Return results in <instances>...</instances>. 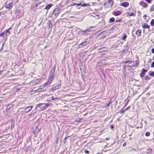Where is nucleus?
Here are the masks:
<instances>
[{"instance_id": "obj_9", "label": "nucleus", "mask_w": 154, "mask_h": 154, "mask_svg": "<svg viewBox=\"0 0 154 154\" xmlns=\"http://www.w3.org/2000/svg\"><path fill=\"white\" fill-rule=\"evenodd\" d=\"M5 7L7 8H8L9 9H11L12 7L13 6V3L11 2H10L8 4H6Z\"/></svg>"}, {"instance_id": "obj_18", "label": "nucleus", "mask_w": 154, "mask_h": 154, "mask_svg": "<svg viewBox=\"0 0 154 154\" xmlns=\"http://www.w3.org/2000/svg\"><path fill=\"white\" fill-rule=\"evenodd\" d=\"M148 74L151 76L154 77V72L150 71L148 72Z\"/></svg>"}, {"instance_id": "obj_56", "label": "nucleus", "mask_w": 154, "mask_h": 154, "mask_svg": "<svg viewBox=\"0 0 154 154\" xmlns=\"http://www.w3.org/2000/svg\"><path fill=\"white\" fill-rule=\"evenodd\" d=\"M12 122H11V125H12Z\"/></svg>"}, {"instance_id": "obj_42", "label": "nucleus", "mask_w": 154, "mask_h": 154, "mask_svg": "<svg viewBox=\"0 0 154 154\" xmlns=\"http://www.w3.org/2000/svg\"><path fill=\"white\" fill-rule=\"evenodd\" d=\"M4 44V43L2 44V47L1 48H2V49H3Z\"/></svg>"}, {"instance_id": "obj_8", "label": "nucleus", "mask_w": 154, "mask_h": 154, "mask_svg": "<svg viewBox=\"0 0 154 154\" xmlns=\"http://www.w3.org/2000/svg\"><path fill=\"white\" fill-rule=\"evenodd\" d=\"M120 5L121 6L124 7L125 8L128 7L129 5V3L128 2H124L120 4Z\"/></svg>"}, {"instance_id": "obj_43", "label": "nucleus", "mask_w": 154, "mask_h": 154, "mask_svg": "<svg viewBox=\"0 0 154 154\" xmlns=\"http://www.w3.org/2000/svg\"><path fill=\"white\" fill-rule=\"evenodd\" d=\"M151 52L152 53H154V48L152 49Z\"/></svg>"}, {"instance_id": "obj_4", "label": "nucleus", "mask_w": 154, "mask_h": 154, "mask_svg": "<svg viewBox=\"0 0 154 154\" xmlns=\"http://www.w3.org/2000/svg\"><path fill=\"white\" fill-rule=\"evenodd\" d=\"M89 43V42L88 41H85L82 42L81 43H80L79 46V48H82V47L86 46L87 45H88Z\"/></svg>"}, {"instance_id": "obj_27", "label": "nucleus", "mask_w": 154, "mask_h": 154, "mask_svg": "<svg viewBox=\"0 0 154 154\" xmlns=\"http://www.w3.org/2000/svg\"><path fill=\"white\" fill-rule=\"evenodd\" d=\"M40 80L39 79H37L35 81V83H40Z\"/></svg>"}, {"instance_id": "obj_17", "label": "nucleus", "mask_w": 154, "mask_h": 154, "mask_svg": "<svg viewBox=\"0 0 154 154\" xmlns=\"http://www.w3.org/2000/svg\"><path fill=\"white\" fill-rule=\"evenodd\" d=\"M5 34L6 35H8L10 34L11 33L9 30V29H7L4 31Z\"/></svg>"}, {"instance_id": "obj_50", "label": "nucleus", "mask_w": 154, "mask_h": 154, "mask_svg": "<svg viewBox=\"0 0 154 154\" xmlns=\"http://www.w3.org/2000/svg\"><path fill=\"white\" fill-rule=\"evenodd\" d=\"M127 103L125 105L124 107H125V106H126V105H127Z\"/></svg>"}, {"instance_id": "obj_15", "label": "nucleus", "mask_w": 154, "mask_h": 154, "mask_svg": "<svg viewBox=\"0 0 154 154\" xmlns=\"http://www.w3.org/2000/svg\"><path fill=\"white\" fill-rule=\"evenodd\" d=\"M60 85H58L53 86L52 88H51V90L52 91H53L56 89H59V88L58 87V86H59Z\"/></svg>"}, {"instance_id": "obj_31", "label": "nucleus", "mask_w": 154, "mask_h": 154, "mask_svg": "<svg viewBox=\"0 0 154 154\" xmlns=\"http://www.w3.org/2000/svg\"><path fill=\"white\" fill-rule=\"evenodd\" d=\"M5 34V32H3L2 33L0 34V36L1 37H2L4 36V35Z\"/></svg>"}, {"instance_id": "obj_34", "label": "nucleus", "mask_w": 154, "mask_h": 154, "mask_svg": "<svg viewBox=\"0 0 154 154\" xmlns=\"http://www.w3.org/2000/svg\"><path fill=\"white\" fill-rule=\"evenodd\" d=\"M125 110H124L123 109L121 110V111H120V112L121 113H124L125 112Z\"/></svg>"}, {"instance_id": "obj_25", "label": "nucleus", "mask_w": 154, "mask_h": 154, "mask_svg": "<svg viewBox=\"0 0 154 154\" xmlns=\"http://www.w3.org/2000/svg\"><path fill=\"white\" fill-rule=\"evenodd\" d=\"M115 21V18L114 17H111V18L109 20V23Z\"/></svg>"}, {"instance_id": "obj_45", "label": "nucleus", "mask_w": 154, "mask_h": 154, "mask_svg": "<svg viewBox=\"0 0 154 154\" xmlns=\"http://www.w3.org/2000/svg\"><path fill=\"white\" fill-rule=\"evenodd\" d=\"M83 18H84V17H82V19L80 20H79L78 21H81L83 19Z\"/></svg>"}, {"instance_id": "obj_54", "label": "nucleus", "mask_w": 154, "mask_h": 154, "mask_svg": "<svg viewBox=\"0 0 154 154\" xmlns=\"http://www.w3.org/2000/svg\"><path fill=\"white\" fill-rule=\"evenodd\" d=\"M11 29V28H10L8 29L10 30Z\"/></svg>"}, {"instance_id": "obj_3", "label": "nucleus", "mask_w": 154, "mask_h": 154, "mask_svg": "<svg viewBox=\"0 0 154 154\" xmlns=\"http://www.w3.org/2000/svg\"><path fill=\"white\" fill-rule=\"evenodd\" d=\"M54 72V71H51L50 72L48 79L49 80V82H51L53 81Z\"/></svg>"}, {"instance_id": "obj_38", "label": "nucleus", "mask_w": 154, "mask_h": 154, "mask_svg": "<svg viewBox=\"0 0 154 154\" xmlns=\"http://www.w3.org/2000/svg\"><path fill=\"white\" fill-rule=\"evenodd\" d=\"M147 16V15H146V14L144 15L143 16V17L144 19H146V18Z\"/></svg>"}, {"instance_id": "obj_46", "label": "nucleus", "mask_w": 154, "mask_h": 154, "mask_svg": "<svg viewBox=\"0 0 154 154\" xmlns=\"http://www.w3.org/2000/svg\"><path fill=\"white\" fill-rule=\"evenodd\" d=\"M136 63L135 64V66H137L138 64V63L136 61Z\"/></svg>"}, {"instance_id": "obj_48", "label": "nucleus", "mask_w": 154, "mask_h": 154, "mask_svg": "<svg viewBox=\"0 0 154 154\" xmlns=\"http://www.w3.org/2000/svg\"><path fill=\"white\" fill-rule=\"evenodd\" d=\"M109 0V3L111 2H112V0Z\"/></svg>"}, {"instance_id": "obj_29", "label": "nucleus", "mask_w": 154, "mask_h": 154, "mask_svg": "<svg viewBox=\"0 0 154 154\" xmlns=\"http://www.w3.org/2000/svg\"><path fill=\"white\" fill-rule=\"evenodd\" d=\"M127 37V36L126 35L124 34V36L122 37V39L123 40H125Z\"/></svg>"}, {"instance_id": "obj_28", "label": "nucleus", "mask_w": 154, "mask_h": 154, "mask_svg": "<svg viewBox=\"0 0 154 154\" xmlns=\"http://www.w3.org/2000/svg\"><path fill=\"white\" fill-rule=\"evenodd\" d=\"M150 24L152 26H153L154 25V19L151 20Z\"/></svg>"}, {"instance_id": "obj_10", "label": "nucleus", "mask_w": 154, "mask_h": 154, "mask_svg": "<svg viewBox=\"0 0 154 154\" xmlns=\"http://www.w3.org/2000/svg\"><path fill=\"white\" fill-rule=\"evenodd\" d=\"M140 5L144 8H146L148 6V4L147 3L143 1L140 2Z\"/></svg>"}, {"instance_id": "obj_2", "label": "nucleus", "mask_w": 154, "mask_h": 154, "mask_svg": "<svg viewBox=\"0 0 154 154\" xmlns=\"http://www.w3.org/2000/svg\"><path fill=\"white\" fill-rule=\"evenodd\" d=\"M91 31L90 28H88L85 31H83L82 30H81L79 28H78V33L80 34L85 35L86 33V32L90 31Z\"/></svg>"}, {"instance_id": "obj_49", "label": "nucleus", "mask_w": 154, "mask_h": 154, "mask_svg": "<svg viewBox=\"0 0 154 154\" xmlns=\"http://www.w3.org/2000/svg\"><path fill=\"white\" fill-rule=\"evenodd\" d=\"M3 50L2 49V48H1L0 49V52L1 51H2V50Z\"/></svg>"}, {"instance_id": "obj_23", "label": "nucleus", "mask_w": 154, "mask_h": 154, "mask_svg": "<svg viewBox=\"0 0 154 154\" xmlns=\"http://www.w3.org/2000/svg\"><path fill=\"white\" fill-rule=\"evenodd\" d=\"M32 108V106H29L28 107H27L25 109L26 110H28V111H27V112H28L29 111H30L31 109Z\"/></svg>"}, {"instance_id": "obj_35", "label": "nucleus", "mask_w": 154, "mask_h": 154, "mask_svg": "<svg viewBox=\"0 0 154 154\" xmlns=\"http://www.w3.org/2000/svg\"><path fill=\"white\" fill-rule=\"evenodd\" d=\"M151 66V67H154V61L152 63Z\"/></svg>"}, {"instance_id": "obj_51", "label": "nucleus", "mask_w": 154, "mask_h": 154, "mask_svg": "<svg viewBox=\"0 0 154 154\" xmlns=\"http://www.w3.org/2000/svg\"><path fill=\"white\" fill-rule=\"evenodd\" d=\"M132 35L133 36H135V35H134V34H132Z\"/></svg>"}, {"instance_id": "obj_6", "label": "nucleus", "mask_w": 154, "mask_h": 154, "mask_svg": "<svg viewBox=\"0 0 154 154\" xmlns=\"http://www.w3.org/2000/svg\"><path fill=\"white\" fill-rule=\"evenodd\" d=\"M44 86L43 85H40L38 88L35 91L36 92H38L40 91H43L45 88Z\"/></svg>"}, {"instance_id": "obj_5", "label": "nucleus", "mask_w": 154, "mask_h": 154, "mask_svg": "<svg viewBox=\"0 0 154 154\" xmlns=\"http://www.w3.org/2000/svg\"><path fill=\"white\" fill-rule=\"evenodd\" d=\"M60 13V11L58 9H55L54 11L52 12V14L53 15H54L55 17H57L58 15H59Z\"/></svg>"}, {"instance_id": "obj_36", "label": "nucleus", "mask_w": 154, "mask_h": 154, "mask_svg": "<svg viewBox=\"0 0 154 154\" xmlns=\"http://www.w3.org/2000/svg\"><path fill=\"white\" fill-rule=\"evenodd\" d=\"M145 1L148 3H150L151 2L152 0H145Z\"/></svg>"}, {"instance_id": "obj_24", "label": "nucleus", "mask_w": 154, "mask_h": 154, "mask_svg": "<svg viewBox=\"0 0 154 154\" xmlns=\"http://www.w3.org/2000/svg\"><path fill=\"white\" fill-rule=\"evenodd\" d=\"M154 11V5H153L151 7L149 11L150 12H152Z\"/></svg>"}, {"instance_id": "obj_41", "label": "nucleus", "mask_w": 154, "mask_h": 154, "mask_svg": "<svg viewBox=\"0 0 154 154\" xmlns=\"http://www.w3.org/2000/svg\"><path fill=\"white\" fill-rule=\"evenodd\" d=\"M85 152L86 153H88L89 152V151L88 150H85Z\"/></svg>"}, {"instance_id": "obj_44", "label": "nucleus", "mask_w": 154, "mask_h": 154, "mask_svg": "<svg viewBox=\"0 0 154 154\" xmlns=\"http://www.w3.org/2000/svg\"><path fill=\"white\" fill-rule=\"evenodd\" d=\"M126 145V142H125L123 143V146H125Z\"/></svg>"}, {"instance_id": "obj_14", "label": "nucleus", "mask_w": 154, "mask_h": 154, "mask_svg": "<svg viewBox=\"0 0 154 154\" xmlns=\"http://www.w3.org/2000/svg\"><path fill=\"white\" fill-rule=\"evenodd\" d=\"M141 30L140 29H138L136 32V34L138 36H141Z\"/></svg>"}, {"instance_id": "obj_39", "label": "nucleus", "mask_w": 154, "mask_h": 154, "mask_svg": "<svg viewBox=\"0 0 154 154\" xmlns=\"http://www.w3.org/2000/svg\"><path fill=\"white\" fill-rule=\"evenodd\" d=\"M114 128V126H113L112 125H111V126H110V128H111V129H113Z\"/></svg>"}, {"instance_id": "obj_33", "label": "nucleus", "mask_w": 154, "mask_h": 154, "mask_svg": "<svg viewBox=\"0 0 154 154\" xmlns=\"http://www.w3.org/2000/svg\"><path fill=\"white\" fill-rule=\"evenodd\" d=\"M145 79L146 80H149V79H150V78H149V76H147H147H146L145 77Z\"/></svg>"}, {"instance_id": "obj_32", "label": "nucleus", "mask_w": 154, "mask_h": 154, "mask_svg": "<svg viewBox=\"0 0 154 154\" xmlns=\"http://www.w3.org/2000/svg\"><path fill=\"white\" fill-rule=\"evenodd\" d=\"M122 21V19H120L119 20H118L117 19H116V20L115 21V22H121Z\"/></svg>"}, {"instance_id": "obj_26", "label": "nucleus", "mask_w": 154, "mask_h": 154, "mask_svg": "<svg viewBox=\"0 0 154 154\" xmlns=\"http://www.w3.org/2000/svg\"><path fill=\"white\" fill-rule=\"evenodd\" d=\"M69 136H66V137L65 138H64V140H63V143H66V140H67V138L69 137Z\"/></svg>"}, {"instance_id": "obj_22", "label": "nucleus", "mask_w": 154, "mask_h": 154, "mask_svg": "<svg viewBox=\"0 0 154 154\" xmlns=\"http://www.w3.org/2000/svg\"><path fill=\"white\" fill-rule=\"evenodd\" d=\"M128 15L130 16H134L135 15V14L133 13H127Z\"/></svg>"}, {"instance_id": "obj_16", "label": "nucleus", "mask_w": 154, "mask_h": 154, "mask_svg": "<svg viewBox=\"0 0 154 154\" xmlns=\"http://www.w3.org/2000/svg\"><path fill=\"white\" fill-rule=\"evenodd\" d=\"M152 148H149L148 149H146V152L147 153L149 154L152 152Z\"/></svg>"}, {"instance_id": "obj_1", "label": "nucleus", "mask_w": 154, "mask_h": 154, "mask_svg": "<svg viewBox=\"0 0 154 154\" xmlns=\"http://www.w3.org/2000/svg\"><path fill=\"white\" fill-rule=\"evenodd\" d=\"M48 106V104H46L44 103H41L37 104L36 107V108L39 110H43L45 109L47 106Z\"/></svg>"}, {"instance_id": "obj_13", "label": "nucleus", "mask_w": 154, "mask_h": 154, "mask_svg": "<svg viewBox=\"0 0 154 154\" xmlns=\"http://www.w3.org/2000/svg\"><path fill=\"white\" fill-rule=\"evenodd\" d=\"M53 5L51 4L47 5L45 8V9L48 10Z\"/></svg>"}, {"instance_id": "obj_11", "label": "nucleus", "mask_w": 154, "mask_h": 154, "mask_svg": "<svg viewBox=\"0 0 154 154\" xmlns=\"http://www.w3.org/2000/svg\"><path fill=\"white\" fill-rule=\"evenodd\" d=\"M122 13L121 11H116L115 12H114L112 13L113 15H114L116 16L120 15L122 14Z\"/></svg>"}, {"instance_id": "obj_40", "label": "nucleus", "mask_w": 154, "mask_h": 154, "mask_svg": "<svg viewBox=\"0 0 154 154\" xmlns=\"http://www.w3.org/2000/svg\"><path fill=\"white\" fill-rule=\"evenodd\" d=\"M51 23V22H50V21H49L48 23V24H49V27H51V26H50Z\"/></svg>"}, {"instance_id": "obj_21", "label": "nucleus", "mask_w": 154, "mask_h": 154, "mask_svg": "<svg viewBox=\"0 0 154 154\" xmlns=\"http://www.w3.org/2000/svg\"><path fill=\"white\" fill-rule=\"evenodd\" d=\"M142 27L143 28L145 29V28H148L149 29V26L147 25L146 24H144L142 26Z\"/></svg>"}, {"instance_id": "obj_57", "label": "nucleus", "mask_w": 154, "mask_h": 154, "mask_svg": "<svg viewBox=\"0 0 154 154\" xmlns=\"http://www.w3.org/2000/svg\"><path fill=\"white\" fill-rule=\"evenodd\" d=\"M51 26L52 25V24L51 23Z\"/></svg>"}, {"instance_id": "obj_12", "label": "nucleus", "mask_w": 154, "mask_h": 154, "mask_svg": "<svg viewBox=\"0 0 154 154\" xmlns=\"http://www.w3.org/2000/svg\"><path fill=\"white\" fill-rule=\"evenodd\" d=\"M79 5H81L82 7H88L89 6V5L88 4L85 3L83 4H82V3H78V6Z\"/></svg>"}, {"instance_id": "obj_53", "label": "nucleus", "mask_w": 154, "mask_h": 154, "mask_svg": "<svg viewBox=\"0 0 154 154\" xmlns=\"http://www.w3.org/2000/svg\"><path fill=\"white\" fill-rule=\"evenodd\" d=\"M36 5V7H37V6H38V5H37V4H36V5Z\"/></svg>"}, {"instance_id": "obj_58", "label": "nucleus", "mask_w": 154, "mask_h": 154, "mask_svg": "<svg viewBox=\"0 0 154 154\" xmlns=\"http://www.w3.org/2000/svg\"><path fill=\"white\" fill-rule=\"evenodd\" d=\"M72 1H74V0H72Z\"/></svg>"}, {"instance_id": "obj_55", "label": "nucleus", "mask_w": 154, "mask_h": 154, "mask_svg": "<svg viewBox=\"0 0 154 154\" xmlns=\"http://www.w3.org/2000/svg\"><path fill=\"white\" fill-rule=\"evenodd\" d=\"M129 62V61H126V62H125V63H127V62Z\"/></svg>"}, {"instance_id": "obj_19", "label": "nucleus", "mask_w": 154, "mask_h": 154, "mask_svg": "<svg viewBox=\"0 0 154 154\" xmlns=\"http://www.w3.org/2000/svg\"><path fill=\"white\" fill-rule=\"evenodd\" d=\"M51 83V82H49V80L48 79L47 82L44 84L43 85L44 86V87H45V86H47V85H48V84H50Z\"/></svg>"}, {"instance_id": "obj_37", "label": "nucleus", "mask_w": 154, "mask_h": 154, "mask_svg": "<svg viewBox=\"0 0 154 154\" xmlns=\"http://www.w3.org/2000/svg\"><path fill=\"white\" fill-rule=\"evenodd\" d=\"M131 107V106H128V107H127V108H126L125 109V111H126L128 110V109H129L130 108V107Z\"/></svg>"}, {"instance_id": "obj_30", "label": "nucleus", "mask_w": 154, "mask_h": 154, "mask_svg": "<svg viewBox=\"0 0 154 154\" xmlns=\"http://www.w3.org/2000/svg\"><path fill=\"white\" fill-rule=\"evenodd\" d=\"M150 133L149 132H147L146 133L145 135L146 136H149L150 135Z\"/></svg>"}, {"instance_id": "obj_20", "label": "nucleus", "mask_w": 154, "mask_h": 154, "mask_svg": "<svg viewBox=\"0 0 154 154\" xmlns=\"http://www.w3.org/2000/svg\"><path fill=\"white\" fill-rule=\"evenodd\" d=\"M106 47H103L99 49V50L101 52H103L106 51Z\"/></svg>"}, {"instance_id": "obj_7", "label": "nucleus", "mask_w": 154, "mask_h": 154, "mask_svg": "<svg viewBox=\"0 0 154 154\" xmlns=\"http://www.w3.org/2000/svg\"><path fill=\"white\" fill-rule=\"evenodd\" d=\"M147 71V70L143 69L141 70V72L140 74V76L141 78L143 77L145 75V73Z\"/></svg>"}, {"instance_id": "obj_52", "label": "nucleus", "mask_w": 154, "mask_h": 154, "mask_svg": "<svg viewBox=\"0 0 154 154\" xmlns=\"http://www.w3.org/2000/svg\"><path fill=\"white\" fill-rule=\"evenodd\" d=\"M80 69L81 70H82V68H81V67H80Z\"/></svg>"}, {"instance_id": "obj_47", "label": "nucleus", "mask_w": 154, "mask_h": 154, "mask_svg": "<svg viewBox=\"0 0 154 154\" xmlns=\"http://www.w3.org/2000/svg\"><path fill=\"white\" fill-rule=\"evenodd\" d=\"M109 140V138H108L106 137V140Z\"/></svg>"}]
</instances>
